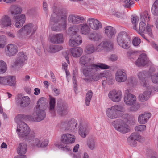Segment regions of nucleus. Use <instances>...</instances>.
Listing matches in <instances>:
<instances>
[{
  "label": "nucleus",
  "instance_id": "1",
  "mask_svg": "<svg viewBox=\"0 0 158 158\" xmlns=\"http://www.w3.org/2000/svg\"><path fill=\"white\" fill-rule=\"evenodd\" d=\"M67 12L63 10H59L57 13H54L51 15L50 22L55 23L52 27V30L58 31L60 30L61 27L66 28L67 26Z\"/></svg>",
  "mask_w": 158,
  "mask_h": 158
},
{
  "label": "nucleus",
  "instance_id": "2",
  "mask_svg": "<svg viewBox=\"0 0 158 158\" xmlns=\"http://www.w3.org/2000/svg\"><path fill=\"white\" fill-rule=\"evenodd\" d=\"M22 10L21 7L15 5H11L9 9L10 11L14 17V21L15 22V26L19 28L23 25L26 20L25 15L20 14Z\"/></svg>",
  "mask_w": 158,
  "mask_h": 158
},
{
  "label": "nucleus",
  "instance_id": "3",
  "mask_svg": "<svg viewBox=\"0 0 158 158\" xmlns=\"http://www.w3.org/2000/svg\"><path fill=\"white\" fill-rule=\"evenodd\" d=\"M17 131L19 137L23 140L30 141L35 136L33 132H30V129L28 126L24 122H21L17 126Z\"/></svg>",
  "mask_w": 158,
  "mask_h": 158
},
{
  "label": "nucleus",
  "instance_id": "4",
  "mask_svg": "<svg viewBox=\"0 0 158 158\" xmlns=\"http://www.w3.org/2000/svg\"><path fill=\"white\" fill-rule=\"evenodd\" d=\"M140 16L142 21L139 23V28L138 29L136 28V29L135 30L138 33L143 32V33H144L146 32H147L149 36L152 37L153 35L150 26H149L147 23V26L145 23L143 21L148 22L150 20V17L148 12L145 11L143 13V15H141Z\"/></svg>",
  "mask_w": 158,
  "mask_h": 158
},
{
  "label": "nucleus",
  "instance_id": "5",
  "mask_svg": "<svg viewBox=\"0 0 158 158\" xmlns=\"http://www.w3.org/2000/svg\"><path fill=\"white\" fill-rule=\"evenodd\" d=\"M37 27L32 23H28L22 27L18 31V36L20 38H29L35 32Z\"/></svg>",
  "mask_w": 158,
  "mask_h": 158
},
{
  "label": "nucleus",
  "instance_id": "6",
  "mask_svg": "<svg viewBox=\"0 0 158 158\" xmlns=\"http://www.w3.org/2000/svg\"><path fill=\"white\" fill-rule=\"evenodd\" d=\"M78 31V29L76 26L70 27L68 29V31L70 35L71 38L69 43L70 46H77L82 43L81 38L77 34Z\"/></svg>",
  "mask_w": 158,
  "mask_h": 158
},
{
  "label": "nucleus",
  "instance_id": "7",
  "mask_svg": "<svg viewBox=\"0 0 158 158\" xmlns=\"http://www.w3.org/2000/svg\"><path fill=\"white\" fill-rule=\"evenodd\" d=\"M124 109L121 105H115L106 110L107 116L110 118L114 119L122 116L123 114Z\"/></svg>",
  "mask_w": 158,
  "mask_h": 158
},
{
  "label": "nucleus",
  "instance_id": "8",
  "mask_svg": "<svg viewBox=\"0 0 158 158\" xmlns=\"http://www.w3.org/2000/svg\"><path fill=\"white\" fill-rule=\"evenodd\" d=\"M117 41L118 44L124 49H128L130 47V37L125 31H122L118 34Z\"/></svg>",
  "mask_w": 158,
  "mask_h": 158
},
{
  "label": "nucleus",
  "instance_id": "9",
  "mask_svg": "<svg viewBox=\"0 0 158 158\" xmlns=\"http://www.w3.org/2000/svg\"><path fill=\"white\" fill-rule=\"evenodd\" d=\"M89 69L84 68L83 69L82 72L84 75L87 78H84V80L87 82H89L91 81H97L103 77H106V74L104 73H101L95 75L96 73L93 74H90L88 71H89Z\"/></svg>",
  "mask_w": 158,
  "mask_h": 158
},
{
  "label": "nucleus",
  "instance_id": "10",
  "mask_svg": "<svg viewBox=\"0 0 158 158\" xmlns=\"http://www.w3.org/2000/svg\"><path fill=\"white\" fill-rule=\"evenodd\" d=\"M112 124L116 130L122 133H126L130 131L128 125L121 119L115 120L112 122Z\"/></svg>",
  "mask_w": 158,
  "mask_h": 158
},
{
  "label": "nucleus",
  "instance_id": "11",
  "mask_svg": "<svg viewBox=\"0 0 158 158\" xmlns=\"http://www.w3.org/2000/svg\"><path fill=\"white\" fill-rule=\"evenodd\" d=\"M30 121L39 122L42 121L45 118L46 113L44 109L35 107L34 112L32 115H30Z\"/></svg>",
  "mask_w": 158,
  "mask_h": 158
},
{
  "label": "nucleus",
  "instance_id": "12",
  "mask_svg": "<svg viewBox=\"0 0 158 158\" xmlns=\"http://www.w3.org/2000/svg\"><path fill=\"white\" fill-rule=\"evenodd\" d=\"M151 76L149 71L144 70L138 73V78L140 79V83L142 86L144 87H148L149 85V81L147 79Z\"/></svg>",
  "mask_w": 158,
  "mask_h": 158
},
{
  "label": "nucleus",
  "instance_id": "13",
  "mask_svg": "<svg viewBox=\"0 0 158 158\" xmlns=\"http://www.w3.org/2000/svg\"><path fill=\"white\" fill-rule=\"evenodd\" d=\"M110 66L105 64L98 63L97 64H92L89 66H85L84 68L89 69L90 74H93L96 73L97 72L99 69V68L102 69H109Z\"/></svg>",
  "mask_w": 158,
  "mask_h": 158
},
{
  "label": "nucleus",
  "instance_id": "14",
  "mask_svg": "<svg viewBox=\"0 0 158 158\" xmlns=\"http://www.w3.org/2000/svg\"><path fill=\"white\" fill-rule=\"evenodd\" d=\"M144 140L143 138L138 134L136 133H132L127 140L128 144L131 146L135 147L137 144V141L141 142Z\"/></svg>",
  "mask_w": 158,
  "mask_h": 158
},
{
  "label": "nucleus",
  "instance_id": "15",
  "mask_svg": "<svg viewBox=\"0 0 158 158\" xmlns=\"http://www.w3.org/2000/svg\"><path fill=\"white\" fill-rule=\"evenodd\" d=\"M68 106L66 104L59 100L57 103L56 111L57 113L61 116H64L68 113Z\"/></svg>",
  "mask_w": 158,
  "mask_h": 158
},
{
  "label": "nucleus",
  "instance_id": "16",
  "mask_svg": "<svg viewBox=\"0 0 158 158\" xmlns=\"http://www.w3.org/2000/svg\"><path fill=\"white\" fill-rule=\"evenodd\" d=\"M122 95V92L120 90L113 89L109 92L108 96L112 101L117 102L121 100Z\"/></svg>",
  "mask_w": 158,
  "mask_h": 158
},
{
  "label": "nucleus",
  "instance_id": "17",
  "mask_svg": "<svg viewBox=\"0 0 158 158\" xmlns=\"http://www.w3.org/2000/svg\"><path fill=\"white\" fill-rule=\"evenodd\" d=\"M151 64L146 55L142 53L139 56L138 59L135 62V64L138 67L148 66Z\"/></svg>",
  "mask_w": 158,
  "mask_h": 158
},
{
  "label": "nucleus",
  "instance_id": "18",
  "mask_svg": "<svg viewBox=\"0 0 158 158\" xmlns=\"http://www.w3.org/2000/svg\"><path fill=\"white\" fill-rule=\"evenodd\" d=\"M27 59V57L24 52H19L17 56L14 64L15 65L22 66L26 63V61Z\"/></svg>",
  "mask_w": 158,
  "mask_h": 158
},
{
  "label": "nucleus",
  "instance_id": "19",
  "mask_svg": "<svg viewBox=\"0 0 158 158\" xmlns=\"http://www.w3.org/2000/svg\"><path fill=\"white\" fill-rule=\"evenodd\" d=\"M113 45L110 42L103 41L101 42L95 48L96 51L98 52L101 51L103 49L107 51H109L112 49Z\"/></svg>",
  "mask_w": 158,
  "mask_h": 158
},
{
  "label": "nucleus",
  "instance_id": "20",
  "mask_svg": "<svg viewBox=\"0 0 158 158\" xmlns=\"http://www.w3.org/2000/svg\"><path fill=\"white\" fill-rule=\"evenodd\" d=\"M84 20L85 19L83 17L74 14L70 15L68 17L69 23L73 24L80 23Z\"/></svg>",
  "mask_w": 158,
  "mask_h": 158
},
{
  "label": "nucleus",
  "instance_id": "21",
  "mask_svg": "<svg viewBox=\"0 0 158 158\" xmlns=\"http://www.w3.org/2000/svg\"><path fill=\"white\" fill-rule=\"evenodd\" d=\"M87 23L91 28L94 30H98L102 27V24L101 22L97 19L90 18L88 19Z\"/></svg>",
  "mask_w": 158,
  "mask_h": 158
},
{
  "label": "nucleus",
  "instance_id": "22",
  "mask_svg": "<svg viewBox=\"0 0 158 158\" xmlns=\"http://www.w3.org/2000/svg\"><path fill=\"white\" fill-rule=\"evenodd\" d=\"M127 79L126 70L124 69L118 70L115 73V79L119 82H124Z\"/></svg>",
  "mask_w": 158,
  "mask_h": 158
},
{
  "label": "nucleus",
  "instance_id": "23",
  "mask_svg": "<svg viewBox=\"0 0 158 158\" xmlns=\"http://www.w3.org/2000/svg\"><path fill=\"white\" fill-rule=\"evenodd\" d=\"M18 51L17 46L14 44H9L6 47V53L9 56H12L15 55Z\"/></svg>",
  "mask_w": 158,
  "mask_h": 158
},
{
  "label": "nucleus",
  "instance_id": "24",
  "mask_svg": "<svg viewBox=\"0 0 158 158\" xmlns=\"http://www.w3.org/2000/svg\"><path fill=\"white\" fill-rule=\"evenodd\" d=\"M124 99V102L127 105H133L136 102V97L130 93L125 95Z\"/></svg>",
  "mask_w": 158,
  "mask_h": 158
},
{
  "label": "nucleus",
  "instance_id": "25",
  "mask_svg": "<svg viewBox=\"0 0 158 158\" xmlns=\"http://www.w3.org/2000/svg\"><path fill=\"white\" fill-rule=\"evenodd\" d=\"M11 19L7 15L3 16L0 19V25L2 28L11 27Z\"/></svg>",
  "mask_w": 158,
  "mask_h": 158
},
{
  "label": "nucleus",
  "instance_id": "26",
  "mask_svg": "<svg viewBox=\"0 0 158 158\" xmlns=\"http://www.w3.org/2000/svg\"><path fill=\"white\" fill-rule=\"evenodd\" d=\"M50 41L52 43L59 44L64 42V38L62 34H57L50 36Z\"/></svg>",
  "mask_w": 158,
  "mask_h": 158
},
{
  "label": "nucleus",
  "instance_id": "27",
  "mask_svg": "<svg viewBox=\"0 0 158 158\" xmlns=\"http://www.w3.org/2000/svg\"><path fill=\"white\" fill-rule=\"evenodd\" d=\"M146 91H144L143 94H140L139 95V99L140 101L143 102L147 100L150 98L151 93H153V90L151 89L152 86L148 85Z\"/></svg>",
  "mask_w": 158,
  "mask_h": 158
},
{
  "label": "nucleus",
  "instance_id": "28",
  "mask_svg": "<svg viewBox=\"0 0 158 158\" xmlns=\"http://www.w3.org/2000/svg\"><path fill=\"white\" fill-rule=\"evenodd\" d=\"M61 140L65 143H72L75 141V137L70 134H64L62 135Z\"/></svg>",
  "mask_w": 158,
  "mask_h": 158
},
{
  "label": "nucleus",
  "instance_id": "29",
  "mask_svg": "<svg viewBox=\"0 0 158 158\" xmlns=\"http://www.w3.org/2000/svg\"><path fill=\"white\" fill-rule=\"evenodd\" d=\"M49 106L48 107L49 112L52 116H54L56 115L55 109L56 105V99L55 98L51 97L50 95L49 96Z\"/></svg>",
  "mask_w": 158,
  "mask_h": 158
},
{
  "label": "nucleus",
  "instance_id": "30",
  "mask_svg": "<svg viewBox=\"0 0 158 158\" xmlns=\"http://www.w3.org/2000/svg\"><path fill=\"white\" fill-rule=\"evenodd\" d=\"M89 130V129L87 125H83L82 124L80 123L78 133L82 138H84L86 137Z\"/></svg>",
  "mask_w": 158,
  "mask_h": 158
},
{
  "label": "nucleus",
  "instance_id": "31",
  "mask_svg": "<svg viewBox=\"0 0 158 158\" xmlns=\"http://www.w3.org/2000/svg\"><path fill=\"white\" fill-rule=\"evenodd\" d=\"M105 33L109 38L114 37L116 33L115 29L111 26H107L104 28Z\"/></svg>",
  "mask_w": 158,
  "mask_h": 158
},
{
  "label": "nucleus",
  "instance_id": "32",
  "mask_svg": "<svg viewBox=\"0 0 158 158\" xmlns=\"http://www.w3.org/2000/svg\"><path fill=\"white\" fill-rule=\"evenodd\" d=\"M151 116V114L150 113H144L139 116L138 118V121L140 124H145L150 118Z\"/></svg>",
  "mask_w": 158,
  "mask_h": 158
},
{
  "label": "nucleus",
  "instance_id": "33",
  "mask_svg": "<svg viewBox=\"0 0 158 158\" xmlns=\"http://www.w3.org/2000/svg\"><path fill=\"white\" fill-rule=\"evenodd\" d=\"M30 102L29 98L27 96L23 97L18 99V104L21 107L24 108L27 106Z\"/></svg>",
  "mask_w": 158,
  "mask_h": 158
},
{
  "label": "nucleus",
  "instance_id": "34",
  "mask_svg": "<svg viewBox=\"0 0 158 158\" xmlns=\"http://www.w3.org/2000/svg\"><path fill=\"white\" fill-rule=\"evenodd\" d=\"M27 144L24 143H21L19 144L18 147L17 148V152L19 156H21L26 153L27 150Z\"/></svg>",
  "mask_w": 158,
  "mask_h": 158
},
{
  "label": "nucleus",
  "instance_id": "35",
  "mask_svg": "<svg viewBox=\"0 0 158 158\" xmlns=\"http://www.w3.org/2000/svg\"><path fill=\"white\" fill-rule=\"evenodd\" d=\"M48 104V101L44 97L40 98L38 101L37 105L35 107L39 109H44L46 108Z\"/></svg>",
  "mask_w": 158,
  "mask_h": 158
},
{
  "label": "nucleus",
  "instance_id": "36",
  "mask_svg": "<svg viewBox=\"0 0 158 158\" xmlns=\"http://www.w3.org/2000/svg\"><path fill=\"white\" fill-rule=\"evenodd\" d=\"M79 63L81 65H85L86 64H88L93 61V59L90 57L86 56H83L79 59Z\"/></svg>",
  "mask_w": 158,
  "mask_h": 158
},
{
  "label": "nucleus",
  "instance_id": "37",
  "mask_svg": "<svg viewBox=\"0 0 158 158\" xmlns=\"http://www.w3.org/2000/svg\"><path fill=\"white\" fill-rule=\"evenodd\" d=\"M71 53L74 57L80 56L83 53V49L80 47L73 48L71 49Z\"/></svg>",
  "mask_w": 158,
  "mask_h": 158
},
{
  "label": "nucleus",
  "instance_id": "38",
  "mask_svg": "<svg viewBox=\"0 0 158 158\" xmlns=\"http://www.w3.org/2000/svg\"><path fill=\"white\" fill-rule=\"evenodd\" d=\"M80 32L84 35H88L90 31V29L89 26L86 23L80 24Z\"/></svg>",
  "mask_w": 158,
  "mask_h": 158
},
{
  "label": "nucleus",
  "instance_id": "39",
  "mask_svg": "<svg viewBox=\"0 0 158 158\" xmlns=\"http://www.w3.org/2000/svg\"><path fill=\"white\" fill-rule=\"evenodd\" d=\"M63 49L62 46L61 45H50L49 47L48 51L52 53L57 52Z\"/></svg>",
  "mask_w": 158,
  "mask_h": 158
},
{
  "label": "nucleus",
  "instance_id": "40",
  "mask_svg": "<svg viewBox=\"0 0 158 158\" xmlns=\"http://www.w3.org/2000/svg\"><path fill=\"white\" fill-rule=\"evenodd\" d=\"M88 38L91 41H98L101 38V36L96 32L91 33L88 35Z\"/></svg>",
  "mask_w": 158,
  "mask_h": 158
},
{
  "label": "nucleus",
  "instance_id": "41",
  "mask_svg": "<svg viewBox=\"0 0 158 158\" xmlns=\"http://www.w3.org/2000/svg\"><path fill=\"white\" fill-rule=\"evenodd\" d=\"M30 115L18 114L14 118L15 121L18 123L19 121L22 120H30Z\"/></svg>",
  "mask_w": 158,
  "mask_h": 158
},
{
  "label": "nucleus",
  "instance_id": "42",
  "mask_svg": "<svg viewBox=\"0 0 158 158\" xmlns=\"http://www.w3.org/2000/svg\"><path fill=\"white\" fill-rule=\"evenodd\" d=\"M88 147L91 150L94 149L96 146V142L95 140L93 138L88 139L87 142Z\"/></svg>",
  "mask_w": 158,
  "mask_h": 158
},
{
  "label": "nucleus",
  "instance_id": "43",
  "mask_svg": "<svg viewBox=\"0 0 158 158\" xmlns=\"http://www.w3.org/2000/svg\"><path fill=\"white\" fill-rule=\"evenodd\" d=\"M6 80L4 81V84L6 82H7V84L8 85L12 86H14L15 83V77L10 76L8 78L5 77Z\"/></svg>",
  "mask_w": 158,
  "mask_h": 158
},
{
  "label": "nucleus",
  "instance_id": "44",
  "mask_svg": "<svg viewBox=\"0 0 158 158\" xmlns=\"http://www.w3.org/2000/svg\"><path fill=\"white\" fill-rule=\"evenodd\" d=\"M151 11L155 15H158V0H156L151 8Z\"/></svg>",
  "mask_w": 158,
  "mask_h": 158
},
{
  "label": "nucleus",
  "instance_id": "45",
  "mask_svg": "<svg viewBox=\"0 0 158 158\" xmlns=\"http://www.w3.org/2000/svg\"><path fill=\"white\" fill-rule=\"evenodd\" d=\"M95 51L94 45L93 44H89L86 46L85 52L88 54H91L94 53Z\"/></svg>",
  "mask_w": 158,
  "mask_h": 158
},
{
  "label": "nucleus",
  "instance_id": "46",
  "mask_svg": "<svg viewBox=\"0 0 158 158\" xmlns=\"http://www.w3.org/2000/svg\"><path fill=\"white\" fill-rule=\"evenodd\" d=\"M7 68V65L6 62L3 60H0V74H3L5 72Z\"/></svg>",
  "mask_w": 158,
  "mask_h": 158
},
{
  "label": "nucleus",
  "instance_id": "47",
  "mask_svg": "<svg viewBox=\"0 0 158 158\" xmlns=\"http://www.w3.org/2000/svg\"><path fill=\"white\" fill-rule=\"evenodd\" d=\"M93 92L91 90L88 91L86 94L85 104L87 106H89V104L93 96Z\"/></svg>",
  "mask_w": 158,
  "mask_h": 158
},
{
  "label": "nucleus",
  "instance_id": "48",
  "mask_svg": "<svg viewBox=\"0 0 158 158\" xmlns=\"http://www.w3.org/2000/svg\"><path fill=\"white\" fill-rule=\"evenodd\" d=\"M55 146L60 149H61L62 150L65 151H71L72 148L69 146L66 145L65 144H62V143L60 144H55Z\"/></svg>",
  "mask_w": 158,
  "mask_h": 158
},
{
  "label": "nucleus",
  "instance_id": "49",
  "mask_svg": "<svg viewBox=\"0 0 158 158\" xmlns=\"http://www.w3.org/2000/svg\"><path fill=\"white\" fill-rule=\"evenodd\" d=\"M139 19L137 16L132 15L131 16V21L133 25V29H136V25L138 23Z\"/></svg>",
  "mask_w": 158,
  "mask_h": 158
},
{
  "label": "nucleus",
  "instance_id": "50",
  "mask_svg": "<svg viewBox=\"0 0 158 158\" xmlns=\"http://www.w3.org/2000/svg\"><path fill=\"white\" fill-rule=\"evenodd\" d=\"M76 121L74 119L69 121L67 123V127H71L74 128L76 127V125L77 124V123H76Z\"/></svg>",
  "mask_w": 158,
  "mask_h": 158
},
{
  "label": "nucleus",
  "instance_id": "51",
  "mask_svg": "<svg viewBox=\"0 0 158 158\" xmlns=\"http://www.w3.org/2000/svg\"><path fill=\"white\" fill-rule=\"evenodd\" d=\"M6 41V37L5 36H0V48H3Z\"/></svg>",
  "mask_w": 158,
  "mask_h": 158
},
{
  "label": "nucleus",
  "instance_id": "52",
  "mask_svg": "<svg viewBox=\"0 0 158 158\" xmlns=\"http://www.w3.org/2000/svg\"><path fill=\"white\" fill-rule=\"evenodd\" d=\"M41 138L40 139L35 138L33 141V144L34 146H36L38 148H40L41 145Z\"/></svg>",
  "mask_w": 158,
  "mask_h": 158
},
{
  "label": "nucleus",
  "instance_id": "53",
  "mask_svg": "<svg viewBox=\"0 0 158 158\" xmlns=\"http://www.w3.org/2000/svg\"><path fill=\"white\" fill-rule=\"evenodd\" d=\"M146 129V126L145 125H139L136 126L135 128V131L137 132L143 131L145 130Z\"/></svg>",
  "mask_w": 158,
  "mask_h": 158
},
{
  "label": "nucleus",
  "instance_id": "54",
  "mask_svg": "<svg viewBox=\"0 0 158 158\" xmlns=\"http://www.w3.org/2000/svg\"><path fill=\"white\" fill-rule=\"evenodd\" d=\"M124 2L127 4L123 5V6L126 8H129L134 4V2L133 1H131V0H125Z\"/></svg>",
  "mask_w": 158,
  "mask_h": 158
},
{
  "label": "nucleus",
  "instance_id": "55",
  "mask_svg": "<svg viewBox=\"0 0 158 158\" xmlns=\"http://www.w3.org/2000/svg\"><path fill=\"white\" fill-rule=\"evenodd\" d=\"M140 39L137 37H135L132 41V44L134 46H138L141 42Z\"/></svg>",
  "mask_w": 158,
  "mask_h": 158
},
{
  "label": "nucleus",
  "instance_id": "56",
  "mask_svg": "<svg viewBox=\"0 0 158 158\" xmlns=\"http://www.w3.org/2000/svg\"><path fill=\"white\" fill-rule=\"evenodd\" d=\"M151 79L153 83L158 84V73L152 75L151 76Z\"/></svg>",
  "mask_w": 158,
  "mask_h": 158
},
{
  "label": "nucleus",
  "instance_id": "57",
  "mask_svg": "<svg viewBox=\"0 0 158 158\" xmlns=\"http://www.w3.org/2000/svg\"><path fill=\"white\" fill-rule=\"evenodd\" d=\"M48 141L47 139H45L42 141L41 139V143L40 145L41 146L40 148H44L46 147L48 145Z\"/></svg>",
  "mask_w": 158,
  "mask_h": 158
},
{
  "label": "nucleus",
  "instance_id": "58",
  "mask_svg": "<svg viewBox=\"0 0 158 158\" xmlns=\"http://www.w3.org/2000/svg\"><path fill=\"white\" fill-rule=\"evenodd\" d=\"M73 84L74 90L76 92V91L77 90V81L74 76H73Z\"/></svg>",
  "mask_w": 158,
  "mask_h": 158
},
{
  "label": "nucleus",
  "instance_id": "59",
  "mask_svg": "<svg viewBox=\"0 0 158 158\" xmlns=\"http://www.w3.org/2000/svg\"><path fill=\"white\" fill-rule=\"evenodd\" d=\"M107 83L109 85H111L114 84V80L111 77H110L108 79L107 78Z\"/></svg>",
  "mask_w": 158,
  "mask_h": 158
},
{
  "label": "nucleus",
  "instance_id": "60",
  "mask_svg": "<svg viewBox=\"0 0 158 158\" xmlns=\"http://www.w3.org/2000/svg\"><path fill=\"white\" fill-rule=\"evenodd\" d=\"M109 59L112 61H115L117 60V57L116 55L112 54L110 56Z\"/></svg>",
  "mask_w": 158,
  "mask_h": 158
},
{
  "label": "nucleus",
  "instance_id": "61",
  "mask_svg": "<svg viewBox=\"0 0 158 158\" xmlns=\"http://www.w3.org/2000/svg\"><path fill=\"white\" fill-rule=\"evenodd\" d=\"M136 81V78L134 77H131L128 79V83L133 84Z\"/></svg>",
  "mask_w": 158,
  "mask_h": 158
},
{
  "label": "nucleus",
  "instance_id": "62",
  "mask_svg": "<svg viewBox=\"0 0 158 158\" xmlns=\"http://www.w3.org/2000/svg\"><path fill=\"white\" fill-rule=\"evenodd\" d=\"M43 8L44 11L46 12H47L48 11V9L47 8V4L44 1L43 3Z\"/></svg>",
  "mask_w": 158,
  "mask_h": 158
},
{
  "label": "nucleus",
  "instance_id": "63",
  "mask_svg": "<svg viewBox=\"0 0 158 158\" xmlns=\"http://www.w3.org/2000/svg\"><path fill=\"white\" fill-rule=\"evenodd\" d=\"M139 33L141 35V36L145 40L147 41L148 42H149L150 41L147 37L146 36L145 34H143V32Z\"/></svg>",
  "mask_w": 158,
  "mask_h": 158
},
{
  "label": "nucleus",
  "instance_id": "64",
  "mask_svg": "<svg viewBox=\"0 0 158 158\" xmlns=\"http://www.w3.org/2000/svg\"><path fill=\"white\" fill-rule=\"evenodd\" d=\"M53 91L55 93V95L57 96L59 94V90L56 88H54L53 89Z\"/></svg>",
  "mask_w": 158,
  "mask_h": 158
}]
</instances>
